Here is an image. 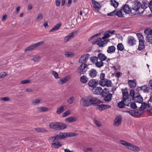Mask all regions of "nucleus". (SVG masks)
Masks as SVG:
<instances>
[{
	"label": "nucleus",
	"instance_id": "f8f14e48",
	"mask_svg": "<svg viewBox=\"0 0 152 152\" xmlns=\"http://www.w3.org/2000/svg\"><path fill=\"white\" fill-rule=\"evenodd\" d=\"M141 6V4L140 2L137 1L134 2L132 5V12H137Z\"/></svg>",
	"mask_w": 152,
	"mask_h": 152
},
{
	"label": "nucleus",
	"instance_id": "bb28decb",
	"mask_svg": "<svg viewBox=\"0 0 152 152\" xmlns=\"http://www.w3.org/2000/svg\"><path fill=\"white\" fill-rule=\"evenodd\" d=\"M36 109L37 111L40 112H46L48 110V109L47 107H37Z\"/></svg>",
	"mask_w": 152,
	"mask_h": 152
},
{
	"label": "nucleus",
	"instance_id": "c9c22d12",
	"mask_svg": "<svg viewBox=\"0 0 152 152\" xmlns=\"http://www.w3.org/2000/svg\"><path fill=\"white\" fill-rule=\"evenodd\" d=\"M42 102V100L39 99H33L32 100V104L33 105H36L40 104Z\"/></svg>",
	"mask_w": 152,
	"mask_h": 152
},
{
	"label": "nucleus",
	"instance_id": "1a4fd4ad",
	"mask_svg": "<svg viewBox=\"0 0 152 152\" xmlns=\"http://www.w3.org/2000/svg\"><path fill=\"white\" fill-rule=\"evenodd\" d=\"M80 104L83 107H88L90 106L88 96L82 98L80 100Z\"/></svg>",
	"mask_w": 152,
	"mask_h": 152
},
{
	"label": "nucleus",
	"instance_id": "49530a36",
	"mask_svg": "<svg viewBox=\"0 0 152 152\" xmlns=\"http://www.w3.org/2000/svg\"><path fill=\"white\" fill-rule=\"evenodd\" d=\"M125 105L123 100L121 101L118 104V107L120 108L124 107H125Z\"/></svg>",
	"mask_w": 152,
	"mask_h": 152
},
{
	"label": "nucleus",
	"instance_id": "aec40b11",
	"mask_svg": "<svg viewBox=\"0 0 152 152\" xmlns=\"http://www.w3.org/2000/svg\"><path fill=\"white\" fill-rule=\"evenodd\" d=\"M128 84L129 86L131 88H134L137 85V82L135 79L129 80H128Z\"/></svg>",
	"mask_w": 152,
	"mask_h": 152
},
{
	"label": "nucleus",
	"instance_id": "72a5a7b5",
	"mask_svg": "<svg viewBox=\"0 0 152 152\" xmlns=\"http://www.w3.org/2000/svg\"><path fill=\"white\" fill-rule=\"evenodd\" d=\"M77 120V118L75 117H70L66 118L65 120L66 122H68L69 123L75 121Z\"/></svg>",
	"mask_w": 152,
	"mask_h": 152
},
{
	"label": "nucleus",
	"instance_id": "6ab92c4d",
	"mask_svg": "<svg viewBox=\"0 0 152 152\" xmlns=\"http://www.w3.org/2000/svg\"><path fill=\"white\" fill-rule=\"evenodd\" d=\"M93 92L94 94L97 95H100L101 94L102 91V88L100 87L96 86L93 88Z\"/></svg>",
	"mask_w": 152,
	"mask_h": 152
},
{
	"label": "nucleus",
	"instance_id": "4468645a",
	"mask_svg": "<svg viewBox=\"0 0 152 152\" xmlns=\"http://www.w3.org/2000/svg\"><path fill=\"white\" fill-rule=\"evenodd\" d=\"M99 83L98 81L96 79H92L90 80L88 82L89 86L93 88L95 87Z\"/></svg>",
	"mask_w": 152,
	"mask_h": 152
},
{
	"label": "nucleus",
	"instance_id": "774afa93",
	"mask_svg": "<svg viewBox=\"0 0 152 152\" xmlns=\"http://www.w3.org/2000/svg\"><path fill=\"white\" fill-rule=\"evenodd\" d=\"M61 0H55L56 5L57 7H58L60 6Z\"/></svg>",
	"mask_w": 152,
	"mask_h": 152
},
{
	"label": "nucleus",
	"instance_id": "9b49d317",
	"mask_svg": "<svg viewBox=\"0 0 152 152\" xmlns=\"http://www.w3.org/2000/svg\"><path fill=\"white\" fill-rule=\"evenodd\" d=\"M97 106L96 109L97 110H99L100 111H102L103 110L110 108L111 107V106L107 104H98L96 105Z\"/></svg>",
	"mask_w": 152,
	"mask_h": 152
},
{
	"label": "nucleus",
	"instance_id": "0e129e2a",
	"mask_svg": "<svg viewBox=\"0 0 152 152\" xmlns=\"http://www.w3.org/2000/svg\"><path fill=\"white\" fill-rule=\"evenodd\" d=\"M105 74L104 73H101L99 76L100 79V80H103V79H105L104 78L105 77Z\"/></svg>",
	"mask_w": 152,
	"mask_h": 152
},
{
	"label": "nucleus",
	"instance_id": "f03ea898",
	"mask_svg": "<svg viewBox=\"0 0 152 152\" xmlns=\"http://www.w3.org/2000/svg\"><path fill=\"white\" fill-rule=\"evenodd\" d=\"M49 127L51 129L56 130L64 129L66 127V125L60 122H52L49 124Z\"/></svg>",
	"mask_w": 152,
	"mask_h": 152
},
{
	"label": "nucleus",
	"instance_id": "393cba45",
	"mask_svg": "<svg viewBox=\"0 0 152 152\" xmlns=\"http://www.w3.org/2000/svg\"><path fill=\"white\" fill-rule=\"evenodd\" d=\"M62 23L61 22H59L56 24L51 29H50L49 32H54L58 30L61 26Z\"/></svg>",
	"mask_w": 152,
	"mask_h": 152
},
{
	"label": "nucleus",
	"instance_id": "052dcab7",
	"mask_svg": "<svg viewBox=\"0 0 152 152\" xmlns=\"http://www.w3.org/2000/svg\"><path fill=\"white\" fill-rule=\"evenodd\" d=\"M7 72H3L0 73V78H2L4 77L7 75Z\"/></svg>",
	"mask_w": 152,
	"mask_h": 152
},
{
	"label": "nucleus",
	"instance_id": "79ce46f5",
	"mask_svg": "<svg viewBox=\"0 0 152 152\" xmlns=\"http://www.w3.org/2000/svg\"><path fill=\"white\" fill-rule=\"evenodd\" d=\"M131 98H129L123 100L126 106H129L131 102Z\"/></svg>",
	"mask_w": 152,
	"mask_h": 152
},
{
	"label": "nucleus",
	"instance_id": "864d4df0",
	"mask_svg": "<svg viewBox=\"0 0 152 152\" xmlns=\"http://www.w3.org/2000/svg\"><path fill=\"white\" fill-rule=\"evenodd\" d=\"M90 60L93 63L96 64V63L98 61V57L96 56L91 57L90 58Z\"/></svg>",
	"mask_w": 152,
	"mask_h": 152
},
{
	"label": "nucleus",
	"instance_id": "37998d69",
	"mask_svg": "<svg viewBox=\"0 0 152 152\" xmlns=\"http://www.w3.org/2000/svg\"><path fill=\"white\" fill-rule=\"evenodd\" d=\"M35 130L38 132H48L45 128H37L35 129Z\"/></svg>",
	"mask_w": 152,
	"mask_h": 152
},
{
	"label": "nucleus",
	"instance_id": "f3484780",
	"mask_svg": "<svg viewBox=\"0 0 152 152\" xmlns=\"http://www.w3.org/2000/svg\"><path fill=\"white\" fill-rule=\"evenodd\" d=\"M70 77L69 75H67L65 76L64 77L62 78L58 83L60 85H62V84L68 81L70 79Z\"/></svg>",
	"mask_w": 152,
	"mask_h": 152
},
{
	"label": "nucleus",
	"instance_id": "ea45409f",
	"mask_svg": "<svg viewBox=\"0 0 152 152\" xmlns=\"http://www.w3.org/2000/svg\"><path fill=\"white\" fill-rule=\"evenodd\" d=\"M43 18V14L41 13H39L37 18L35 19V21L37 22H39L42 20Z\"/></svg>",
	"mask_w": 152,
	"mask_h": 152
},
{
	"label": "nucleus",
	"instance_id": "7ed1b4c3",
	"mask_svg": "<svg viewBox=\"0 0 152 152\" xmlns=\"http://www.w3.org/2000/svg\"><path fill=\"white\" fill-rule=\"evenodd\" d=\"M120 143L122 145L126 147L127 148L134 151H139L141 149L140 148L137 146H136L125 141L123 140H120L119 141Z\"/></svg>",
	"mask_w": 152,
	"mask_h": 152
},
{
	"label": "nucleus",
	"instance_id": "69168bd1",
	"mask_svg": "<svg viewBox=\"0 0 152 152\" xmlns=\"http://www.w3.org/2000/svg\"><path fill=\"white\" fill-rule=\"evenodd\" d=\"M1 100L3 101H9L10 100L9 98L8 97H2L1 98Z\"/></svg>",
	"mask_w": 152,
	"mask_h": 152
},
{
	"label": "nucleus",
	"instance_id": "338daca9",
	"mask_svg": "<svg viewBox=\"0 0 152 152\" xmlns=\"http://www.w3.org/2000/svg\"><path fill=\"white\" fill-rule=\"evenodd\" d=\"M116 15V10L107 14V15L109 16H113Z\"/></svg>",
	"mask_w": 152,
	"mask_h": 152
},
{
	"label": "nucleus",
	"instance_id": "a878e982",
	"mask_svg": "<svg viewBox=\"0 0 152 152\" xmlns=\"http://www.w3.org/2000/svg\"><path fill=\"white\" fill-rule=\"evenodd\" d=\"M66 109V106L63 105L61 106L57 109L56 113L57 114H59L63 112Z\"/></svg>",
	"mask_w": 152,
	"mask_h": 152
},
{
	"label": "nucleus",
	"instance_id": "4c0bfd02",
	"mask_svg": "<svg viewBox=\"0 0 152 152\" xmlns=\"http://www.w3.org/2000/svg\"><path fill=\"white\" fill-rule=\"evenodd\" d=\"M110 2L111 5L115 8H117L118 6L119 3L115 0H111Z\"/></svg>",
	"mask_w": 152,
	"mask_h": 152
},
{
	"label": "nucleus",
	"instance_id": "2eb2a0df",
	"mask_svg": "<svg viewBox=\"0 0 152 152\" xmlns=\"http://www.w3.org/2000/svg\"><path fill=\"white\" fill-rule=\"evenodd\" d=\"M149 89V88L147 85H144L140 87H137V91H140L141 90L143 91L144 92H148Z\"/></svg>",
	"mask_w": 152,
	"mask_h": 152
},
{
	"label": "nucleus",
	"instance_id": "c03bdc74",
	"mask_svg": "<svg viewBox=\"0 0 152 152\" xmlns=\"http://www.w3.org/2000/svg\"><path fill=\"white\" fill-rule=\"evenodd\" d=\"M41 57L40 56L36 55L34 56L31 60L34 62H38L39 61Z\"/></svg>",
	"mask_w": 152,
	"mask_h": 152
},
{
	"label": "nucleus",
	"instance_id": "423d86ee",
	"mask_svg": "<svg viewBox=\"0 0 152 152\" xmlns=\"http://www.w3.org/2000/svg\"><path fill=\"white\" fill-rule=\"evenodd\" d=\"M44 43V41H41L31 45L29 46L26 48L24 52H26L27 51H31L38 46L42 45Z\"/></svg>",
	"mask_w": 152,
	"mask_h": 152
},
{
	"label": "nucleus",
	"instance_id": "dca6fc26",
	"mask_svg": "<svg viewBox=\"0 0 152 152\" xmlns=\"http://www.w3.org/2000/svg\"><path fill=\"white\" fill-rule=\"evenodd\" d=\"M89 56V55L88 54L83 55L80 59L79 62L83 64H85L88 60Z\"/></svg>",
	"mask_w": 152,
	"mask_h": 152
},
{
	"label": "nucleus",
	"instance_id": "4be33fe9",
	"mask_svg": "<svg viewBox=\"0 0 152 152\" xmlns=\"http://www.w3.org/2000/svg\"><path fill=\"white\" fill-rule=\"evenodd\" d=\"M121 91L123 94V100L129 98V93L126 89H122Z\"/></svg>",
	"mask_w": 152,
	"mask_h": 152
},
{
	"label": "nucleus",
	"instance_id": "3c124183",
	"mask_svg": "<svg viewBox=\"0 0 152 152\" xmlns=\"http://www.w3.org/2000/svg\"><path fill=\"white\" fill-rule=\"evenodd\" d=\"M126 112L129 113V114L133 116L136 115L137 114V112L136 113L135 111L134 110L126 111Z\"/></svg>",
	"mask_w": 152,
	"mask_h": 152
},
{
	"label": "nucleus",
	"instance_id": "b1692460",
	"mask_svg": "<svg viewBox=\"0 0 152 152\" xmlns=\"http://www.w3.org/2000/svg\"><path fill=\"white\" fill-rule=\"evenodd\" d=\"M89 76L92 78L95 77L97 75V72L96 70L94 69H91L89 71Z\"/></svg>",
	"mask_w": 152,
	"mask_h": 152
},
{
	"label": "nucleus",
	"instance_id": "bf43d9fd",
	"mask_svg": "<svg viewBox=\"0 0 152 152\" xmlns=\"http://www.w3.org/2000/svg\"><path fill=\"white\" fill-rule=\"evenodd\" d=\"M51 73L56 78H59L58 74L56 72L52 71H51Z\"/></svg>",
	"mask_w": 152,
	"mask_h": 152
},
{
	"label": "nucleus",
	"instance_id": "c756f323",
	"mask_svg": "<svg viewBox=\"0 0 152 152\" xmlns=\"http://www.w3.org/2000/svg\"><path fill=\"white\" fill-rule=\"evenodd\" d=\"M115 48L113 45L108 47L107 52L109 53H113L115 52Z\"/></svg>",
	"mask_w": 152,
	"mask_h": 152
},
{
	"label": "nucleus",
	"instance_id": "6e6d98bb",
	"mask_svg": "<svg viewBox=\"0 0 152 152\" xmlns=\"http://www.w3.org/2000/svg\"><path fill=\"white\" fill-rule=\"evenodd\" d=\"M110 36L109 33L108 31L106 32L104 34V35L102 37V39H104L109 37Z\"/></svg>",
	"mask_w": 152,
	"mask_h": 152
},
{
	"label": "nucleus",
	"instance_id": "cd10ccee",
	"mask_svg": "<svg viewBox=\"0 0 152 152\" xmlns=\"http://www.w3.org/2000/svg\"><path fill=\"white\" fill-rule=\"evenodd\" d=\"M139 43L138 50H141L145 48V46L144 41H139Z\"/></svg>",
	"mask_w": 152,
	"mask_h": 152
},
{
	"label": "nucleus",
	"instance_id": "0eeeda50",
	"mask_svg": "<svg viewBox=\"0 0 152 152\" xmlns=\"http://www.w3.org/2000/svg\"><path fill=\"white\" fill-rule=\"evenodd\" d=\"M77 31H75L69 33L67 36L65 37L64 39V42H66L70 40L71 39L74 38L77 34Z\"/></svg>",
	"mask_w": 152,
	"mask_h": 152
},
{
	"label": "nucleus",
	"instance_id": "c85d7f7f",
	"mask_svg": "<svg viewBox=\"0 0 152 152\" xmlns=\"http://www.w3.org/2000/svg\"><path fill=\"white\" fill-rule=\"evenodd\" d=\"M97 57L98 60L102 61L105 60L106 58V57L105 55L101 53H100L98 54Z\"/></svg>",
	"mask_w": 152,
	"mask_h": 152
},
{
	"label": "nucleus",
	"instance_id": "2f4dec72",
	"mask_svg": "<svg viewBox=\"0 0 152 152\" xmlns=\"http://www.w3.org/2000/svg\"><path fill=\"white\" fill-rule=\"evenodd\" d=\"M88 80V78L85 75L82 76L80 78V81L83 83H86Z\"/></svg>",
	"mask_w": 152,
	"mask_h": 152
},
{
	"label": "nucleus",
	"instance_id": "9d476101",
	"mask_svg": "<svg viewBox=\"0 0 152 152\" xmlns=\"http://www.w3.org/2000/svg\"><path fill=\"white\" fill-rule=\"evenodd\" d=\"M121 8L126 14H129L131 13L132 14L134 15L136 13L135 12H132V10L128 5L125 4Z\"/></svg>",
	"mask_w": 152,
	"mask_h": 152
},
{
	"label": "nucleus",
	"instance_id": "20e7f679",
	"mask_svg": "<svg viewBox=\"0 0 152 152\" xmlns=\"http://www.w3.org/2000/svg\"><path fill=\"white\" fill-rule=\"evenodd\" d=\"M88 96V101L90 106L92 105H98L100 104L102 101L101 100L96 97L92 95H90Z\"/></svg>",
	"mask_w": 152,
	"mask_h": 152
},
{
	"label": "nucleus",
	"instance_id": "6e6552de",
	"mask_svg": "<svg viewBox=\"0 0 152 152\" xmlns=\"http://www.w3.org/2000/svg\"><path fill=\"white\" fill-rule=\"evenodd\" d=\"M99 85L102 86H106L110 87L112 86V82L111 80H108L106 79L100 80L99 83Z\"/></svg>",
	"mask_w": 152,
	"mask_h": 152
},
{
	"label": "nucleus",
	"instance_id": "58836bf2",
	"mask_svg": "<svg viewBox=\"0 0 152 152\" xmlns=\"http://www.w3.org/2000/svg\"><path fill=\"white\" fill-rule=\"evenodd\" d=\"M109 93V91L108 89L107 88H104L103 90L102 89V93L101 94L102 95V96H105L108 95Z\"/></svg>",
	"mask_w": 152,
	"mask_h": 152
},
{
	"label": "nucleus",
	"instance_id": "7c9ffc66",
	"mask_svg": "<svg viewBox=\"0 0 152 152\" xmlns=\"http://www.w3.org/2000/svg\"><path fill=\"white\" fill-rule=\"evenodd\" d=\"M134 99L135 102L140 103H142L143 100L142 97L140 95L136 96Z\"/></svg>",
	"mask_w": 152,
	"mask_h": 152
},
{
	"label": "nucleus",
	"instance_id": "f257e3e1",
	"mask_svg": "<svg viewBox=\"0 0 152 152\" xmlns=\"http://www.w3.org/2000/svg\"><path fill=\"white\" fill-rule=\"evenodd\" d=\"M61 135L60 133L59 134L53 137H51L48 139V140L52 142L51 147L52 148H58L61 146L62 144L58 141V140L64 139L62 137H61Z\"/></svg>",
	"mask_w": 152,
	"mask_h": 152
},
{
	"label": "nucleus",
	"instance_id": "13d9d810",
	"mask_svg": "<svg viewBox=\"0 0 152 152\" xmlns=\"http://www.w3.org/2000/svg\"><path fill=\"white\" fill-rule=\"evenodd\" d=\"M74 99V97L73 96H72L69 98L67 100V102L70 104H72L73 102Z\"/></svg>",
	"mask_w": 152,
	"mask_h": 152
},
{
	"label": "nucleus",
	"instance_id": "680f3d73",
	"mask_svg": "<svg viewBox=\"0 0 152 152\" xmlns=\"http://www.w3.org/2000/svg\"><path fill=\"white\" fill-rule=\"evenodd\" d=\"M129 106L131 107L132 108L134 109H135L137 107V106L136 104L134 102H131L130 103V104L129 105Z\"/></svg>",
	"mask_w": 152,
	"mask_h": 152
},
{
	"label": "nucleus",
	"instance_id": "a18cd8bd",
	"mask_svg": "<svg viewBox=\"0 0 152 152\" xmlns=\"http://www.w3.org/2000/svg\"><path fill=\"white\" fill-rule=\"evenodd\" d=\"M129 96L130 98L133 99L135 97V92L134 89H132L130 90L129 93Z\"/></svg>",
	"mask_w": 152,
	"mask_h": 152
},
{
	"label": "nucleus",
	"instance_id": "ddd939ff",
	"mask_svg": "<svg viewBox=\"0 0 152 152\" xmlns=\"http://www.w3.org/2000/svg\"><path fill=\"white\" fill-rule=\"evenodd\" d=\"M61 135V137H62L63 139L68 137H72L77 135V134L74 132L70 133H60Z\"/></svg>",
	"mask_w": 152,
	"mask_h": 152
},
{
	"label": "nucleus",
	"instance_id": "e433bc0d",
	"mask_svg": "<svg viewBox=\"0 0 152 152\" xmlns=\"http://www.w3.org/2000/svg\"><path fill=\"white\" fill-rule=\"evenodd\" d=\"M92 3L94 5V7L97 9H99L100 7V4L95 0H91Z\"/></svg>",
	"mask_w": 152,
	"mask_h": 152
},
{
	"label": "nucleus",
	"instance_id": "8fccbe9b",
	"mask_svg": "<svg viewBox=\"0 0 152 152\" xmlns=\"http://www.w3.org/2000/svg\"><path fill=\"white\" fill-rule=\"evenodd\" d=\"M74 54L71 52H66L64 53V56L66 57H72Z\"/></svg>",
	"mask_w": 152,
	"mask_h": 152
},
{
	"label": "nucleus",
	"instance_id": "5fc2aeb1",
	"mask_svg": "<svg viewBox=\"0 0 152 152\" xmlns=\"http://www.w3.org/2000/svg\"><path fill=\"white\" fill-rule=\"evenodd\" d=\"M137 35L138 37L139 41H144V37L140 33H137Z\"/></svg>",
	"mask_w": 152,
	"mask_h": 152
},
{
	"label": "nucleus",
	"instance_id": "473e14b6",
	"mask_svg": "<svg viewBox=\"0 0 152 152\" xmlns=\"http://www.w3.org/2000/svg\"><path fill=\"white\" fill-rule=\"evenodd\" d=\"M122 11L123 10L121 8L120 10L117 11H116V15L119 17H124V14L123 13Z\"/></svg>",
	"mask_w": 152,
	"mask_h": 152
},
{
	"label": "nucleus",
	"instance_id": "39448f33",
	"mask_svg": "<svg viewBox=\"0 0 152 152\" xmlns=\"http://www.w3.org/2000/svg\"><path fill=\"white\" fill-rule=\"evenodd\" d=\"M144 33L147 35L145 38L146 42L149 44H152V29L148 28L145 30Z\"/></svg>",
	"mask_w": 152,
	"mask_h": 152
},
{
	"label": "nucleus",
	"instance_id": "603ef678",
	"mask_svg": "<svg viewBox=\"0 0 152 152\" xmlns=\"http://www.w3.org/2000/svg\"><path fill=\"white\" fill-rule=\"evenodd\" d=\"M148 7H149V4L145 2H143L142 5H141V8L143 9H145Z\"/></svg>",
	"mask_w": 152,
	"mask_h": 152
},
{
	"label": "nucleus",
	"instance_id": "412c9836",
	"mask_svg": "<svg viewBox=\"0 0 152 152\" xmlns=\"http://www.w3.org/2000/svg\"><path fill=\"white\" fill-rule=\"evenodd\" d=\"M86 67L85 64H82L78 69L77 72L80 74H83L86 71L84 70Z\"/></svg>",
	"mask_w": 152,
	"mask_h": 152
},
{
	"label": "nucleus",
	"instance_id": "e2e57ef3",
	"mask_svg": "<svg viewBox=\"0 0 152 152\" xmlns=\"http://www.w3.org/2000/svg\"><path fill=\"white\" fill-rule=\"evenodd\" d=\"M70 113L71 112L69 110L66 111L62 114V116L63 117H65L70 114Z\"/></svg>",
	"mask_w": 152,
	"mask_h": 152
},
{
	"label": "nucleus",
	"instance_id": "5701e85b",
	"mask_svg": "<svg viewBox=\"0 0 152 152\" xmlns=\"http://www.w3.org/2000/svg\"><path fill=\"white\" fill-rule=\"evenodd\" d=\"M121 120L122 118L121 116H117L115 120L114 125L116 126L120 125L121 122Z\"/></svg>",
	"mask_w": 152,
	"mask_h": 152
},
{
	"label": "nucleus",
	"instance_id": "4d7b16f0",
	"mask_svg": "<svg viewBox=\"0 0 152 152\" xmlns=\"http://www.w3.org/2000/svg\"><path fill=\"white\" fill-rule=\"evenodd\" d=\"M147 106V104L145 102H143L140 108L143 110L146 108Z\"/></svg>",
	"mask_w": 152,
	"mask_h": 152
},
{
	"label": "nucleus",
	"instance_id": "a19ab883",
	"mask_svg": "<svg viewBox=\"0 0 152 152\" xmlns=\"http://www.w3.org/2000/svg\"><path fill=\"white\" fill-rule=\"evenodd\" d=\"M96 66L99 68H100L103 66V63L102 61L98 60V61L96 63Z\"/></svg>",
	"mask_w": 152,
	"mask_h": 152
},
{
	"label": "nucleus",
	"instance_id": "a211bd4d",
	"mask_svg": "<svg viewBox=\"0 0 152 152\" xmlns=\"http://www.w3.org/2000/svg\"><path fill=\"white\" fill-rule=\"evenodd\" d=\"M136 43V40L132 36H129L128 39V43L130 46L135 45Z\"/></svg>",
	"mask_w": 152,
	"mask_h": 152
},
{
	"label": "nucleus",
	"instance_id": "f704fd0d",
	"mask_svg": "<svg viewBox=\"0 0 152 152\" xmlns=\"http://www.w3.org/2000/svg\"><path fill=\"white\" fill-rule=\"evenodd\" d=\"M104 100L106 102H109L111 101L112 97V94H109L104 96Z\"/></svg>",
	"mask_w": 152,
	"mask_h": 152
},
{
	"label": "nucleus",
	"instance_id": "de8ad7c7",
	"mask_svg": "<svg viewBox=\"0 0 152 152\" xmlns=\"http://www.w3.org/2000/svg\"><path fill=\"white\" fill-rule=\"evenodd\" d=\"M124 48V46L121 43H118L117 45V48L118 50L122 51Z\"/></svg>",
	"mask_w": 152,
	"mask_h": 152
},
{
	"label": "nucleus",
	"instance_id": "09e8293b",
	"mask_svg": "<svg viewBox=\"0 0 152 152\" xmlns=\"http://www.w3.org/2000/svg\"><path fill=\"white\" fill-rule=\"evenodd\" d=\"M31 82V81L30 80L27 79L21 81L20 83V84H25L29 83H30Z\"/></svg>",
	"mask_w": 152,
	"mask_h": 152
}]
</instances>
